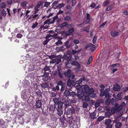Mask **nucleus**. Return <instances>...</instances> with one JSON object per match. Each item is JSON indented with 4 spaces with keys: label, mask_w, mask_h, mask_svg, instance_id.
<instances>
[{
    "label": "nucleus",
    "mask_w": 128,
    "mask_h": 128,
    "mask_svg": "<svg viewBox=\"0 0 128 128\" xmlns=\"http://www.w3.org/2000/svg\"><path fill=\"white\" fill-rule=\"evenodd\" d=\"M84 92L81 99L86 102H88L90 100V96L94 98L96 97V94L94 93V90L93 88H90L87 85H84Z\"/></svg>",
    "instance_id": "nucleus-1"
},
{
    "label": "nucleus",
    "mask_w": 128,
    "mask_h": 128,
    "mask_svg": "<svg viewBox=\"0 0 128 128\" xmlns=\"http://www.w3.org/2000/svg\"><path fill=\"white\" fill-rule=\"evenodd\" d=\"M65 106V112L67 115L72 114L76 110L78 109V108L76 107L75 108L74 107H72L71 106H68L69 107H68L67 109L66 110V108H67L68 105L67 104H64Z\"/></svg>",
    "instance_id": "nucleus-2"
},
{
    "label": "nucleus",
    "mask_w": 128,
    "mask_h": 128,
    "mask_svg": "<svg viewBox=\"0 0 128 128\" xmlns=\"http://www.w3.org/2000/svg\"><path fill=\"white\" fill-rule=\"evenodd\" d=\"M125 105L126 104L124 102H122L120 105H119L118 103H116L114 106V109L116 111H120L121 110L122 107Z\"/></svg>",
    "instance_id": "nucleus-3"
},
{
    "label": "nucleus",
    "mask_w": 128,
    "mask_h": 128,
    "mask_svg": "<svg viewBox=\"0 0 128 128\" xmlns=\"http://www.w3.org/2000/svg\"><path fill=\"white\" fill-rule=\"evenodd\" d=\"M56 108V106L55 105H51L49 106V107L48 108V111L50 115H51L53 114Z\"/></svg>",
    "instance_id": "nucleus-4"
},
{
    "label": "nucleus",
    "mask_w": 128,
    "mask_h": 128,
    "mask_svg": "<svg viewBox=\"0 0 128 128\" xmlns=\"http://www.w3.org/2000/svg\"><path fill=\"white\" fill-rule=\"evenodd\" d=\"M26 90H23L22 91L21 94V98L24 101H26L28 98V97L26 94Z\"/></svg>",
    "instance_id": "nucleus-5"
},
{
    "label": "nucleus",
    "mask_w": 128,
    "mask_h": 128,
    "mask_svg": "<svg viewBox=\"0 0 128 128\" xmlns=\"http://www.w3.org/2000/svg\"><path fill=\"white\" fill-rule=\"evenodd\" d=\"M84 92L83 90L82 89H79L78 90L77 96L78 99H81Z\"/></svg>",
    "instance_id": "nucleus-6"
},
{
    "label": "nucleus",
    "mask_w": 128,
    "mask_h": 128,
    "mask_svg": "<svg viewBox=\"0 0 128 128\" xmlns=\"http://www.w3.org/2000/svg\"><path fill=\"white\" fill-rule=\"evenodd\" d=\"M40 99L36 100V106L38 108H42V104Z\"/></svg>",
    "instance_id": "nucleus-7"
},
{
    "label": "nucleus",
    "mask_w": 128,
    "mask_h": 128,
    "mask_svg": "<svg viewBox=\"0 0 128 128\" xmlns=\"http://www.w3.org/2000/svg\"><path fill=\"white\" fill-rule=\"evenodd\" d=\"M62 117L59 118L60 121L61 123V125L62 126L65 127L66 126L67 124L66 123L64 122V120H65V118L64 115H62Z\"/></svg>",
    "instance_id": "nucleus-8"
},
{
    "label": "nucleus",
    "mask_w": 128,
    "mask_h": 128,
    "mask_svg": "<svg viewBox=\"0 0 128 128\" xmlns=\"http://www.w3.org/2000/svg\"><path fill=\"white\" fill-rule=\"evenodd\" d=\"M66 119V121L68 124L70 128H71L72 126V125L73 124L72 122L73 120V118H71L70 117H68V118Z\"/></svg>",
    "instance_id": "nucleus-9"
},
{
    "label": "nucleus",
    "mask_w": 128,
    "mask_h": 128,
    "mask_svg": "<svg viewBox=\"0 0 128 128\" xmlns=\"http://www.w3.org/2000/svg\"><path fill=\"white\" fill-rule=\"evenodd\" d=\"M63 58L64 59H66L67 62H69L71 60L72 56L71 54H69V55L65 54L64 55Z\"/></svg>",
    "instance_id": "nucleus-10"
},
{
    "label": "nucleus",
    "mask_w": 128,
    "mask_h": 128,
    "mask_svg": "<svg viewBox=\"0 0 128 128\" xmlns=\"http://www.w3.org/2000/svg\"><path fill=\"white\" fill-rule=\"evenodd\" d=\"M49 76V73L46 72H44V74L42 76V79L44 82H46L47 81L48 79V76Z\"/></svg>",
    "instance_id": "nucleus-11"
},
{
    "label": "nucleus",
    "mask_w": 128,
    "mask_h": 128,
    "mask_svg": "<svg viewBox=\"0 0 128 128\" xmlns=\"http://www.w3.org/2000/svg\"><path fill=\"white\" fill-rule=\"evenodd\" d=\"M85 76L83 75L78 80L76 81V83L78 84H80L82 82L85 81Z\"/></svg>",
    "instance_id": "nucleus-12"
},
{
    "label": "nucleus",
    "mask_w": 128,
    "mask_h": 128,
    "mask_svg": "<svg viewBox=\"0 0 128 128\" xmlns=\"http://www.w3.org/2000/svg\"><path fill=\"white\" fill-rule=\"evenodd\" d=\"M36 93L38 96V98H36V100L40 99H42V93L40 90H36L35 91Z\"/></svg>",
    "instance_id": "nucleus-13"
},
{
    "label": "nucleus",
    "mask_w": 128,
    "mask_h": 128,
    "mask_svg": "<svg viewBox=\"0 0 128 128\" xmlns=\"http://www.w3.org/2000/svg\"><path fill=\"white\" fill-rule=\"evenodd\" d=\"M115 123V127L116 128H120L122 126V123L119 122H118L117 120H115L114 123Z\"/></svg>",
    "instance_id": "nucleus-14"
},
{
    "label": "nucleus",
    "mask_w": 128,
    "mask_h": 128,
    "mask_svg": "<svg viewBox=\"0 0 128 128\" xmlns=\"http://www.w3.org/2000/svg\"><path fill=\"white\" fill-rule=\"evenodd\" d=\"M72 73L71 70H70L69 69L67 70L66 72H64V74L66 77L70 78L71 76V74Z\"/></svg>",
    "instance_id": "nucleus-15"
},
{
    "label": "nucleus",
    "mask_w": 128,
    "mask_h": 128,
    "mask_svg": "<svg viewBox=\"0 0 128 128\" xmlns=\"http://www.w3.org/2000/svg\"><path fill=\"white\" fill-rule=\"evenodd\" d=\"M113 89L114 91L118 92L120 90V88L118 84H116L114 86Z\"/></svg>",
    "instance_id": "nucleus-16"
},
{
    "label": "nucleus",
    "mask_w": 128,
    "mask_h": 128,
    "mask_svg": "<svg viewBox=\"0 0 128 128\" xmlns=\"http://www.w3.org/2000/svg\"><path fill=\"white\" fill-rule=\"evenodd\" d=\"M64 46L67 48H69L71 46V42L69 41H67L64 43Z\"/></svg>",
    "instance_id": "nucleus-17"
},
{
    "label": "nucleus",
    "mask_w": 128,
    "mask_h": 128,
    "mask_svg": "<svg viewBox=\"0 0 128 128\" xmlns=\"http://www.w3.org/2000/svg\"><path fill=\"white\" fill-rule=\"evenodd\" d=\"M35 66L33 64H30L28 66V71H32L34 70Z\"/></svg>",
    "instance_id": "nucleus-18"
},
{
    "label": "nucleus",
    "mask_w": 128,
    "mask_h": 128,
    "mask_svg": "<svg viewBox=\"0 0 128 128\" xmlns=\"http://www.w3.org/2000/svg\"><path fill=\"white\" fill-rule=\"evenodd\" d=\"M62 56L60 55L56 56V64H58L61 62V59L62 58Z\"/></svg>",
    "instance_id": "nucleus-19"
},
{
    "label": "nucleus",
    "mask_w": 128,
    "mask_h": 128,
    "mask_svg": "<svg viewBox=\"0 0 128 128\" xmlns=\"http://www.w3.org/2000/svg\"><path fill=\"white\" fill-rule=\"evenodd\" d=\"M40 86L43 88L44 89L48 88L49 86L47 82L42 83L40 84Z\"/></svg>",
    "instance_id": "nucleus-20"
},
{
    "label": "nucleus",
    "mask_w": 128,
    "mask_h": 128,
    "mask_svg": "<svg viewBox=\"0 0 128 128\" xmlns=\"http://www.w3.org/2000/svg\"><path fill=\"white\" fill-rule=\"evenodd\" d=\"M57 114L60 116L63 114V111L62 108H58L57 110Z\"/></svg>",
    "instance_id": "nucleus-21"
},
{
    "label": "nucleus",
    "mask_w": 128,
    "mask_h": 128,
    "mask_svg": "<svg viewBox=\"0 0 128 128\" xmlns=\"http://www.w3.org/2000/svg\"><path fill=\"white\" fill-rule=\"evenodd\" d=\"M74 82V80H71L70 78H69L67 82V85L68 86H71L72 84Z\"/></svg>",
    "instance_id": "nucleus-22"
},
{
    "label": "nucleus",
    "mask_w": 128,
    "mask_h": 128,
    "mask_svg": "<svg viewBox=\"0 0 128 128\" xmlns=\"http://www.w3.org/2000/svg\"><path fill=\"white\" fill-rule=\"evenodd\" d=\"M64 104L61 101H60L58 103L57 105H58V108H62L63 104Z\"/></svg>",
    "instance_id": "nucleus-23"
},
{
    "label": "nucleus",
    "mask_w": 128,
    "mask_h": 128,
    "mask_svg": "<svg viewBox=\"0 0 128 128\" xmlns=\"http://www.w3.org/2000/svg\"><path fill=\"white\" fill-rule=\"evenodd\" d=\"M90 14L87 13L86 14V24L88 23L90 20Z\"/></svg>",
    "instance_id": "nucleus-24"
},
{
    "label": "nucleus",
    "mask_w": 128,
    "mask_h": 128,
    "mask_svg": "<svg viewBox=\"0 0 128 128\" xmlns=\"http://www.w3.org/2000/svg\"><path fill=\"white\" fill-rule=\"evenodd\" d=\"M53 101L54 102L55 106L57 105V104L60 101H59V100L58 98H54L53 99Z\"/></svg>",
    "instance_id": "nucleus-25"
},
{
    "label": "nucleus",
    "mask_w": 128,
    "mask_h": 128,
    "mask_svg": "<svg viewBox=\"0 0 128 128\" xmlns=\"http://www.w3.org/2000/svg\"><path fill=\"white\" fill-rule=\"evenodd\" d=\"M0 12L3 16L5 17L6 16L7 14L6 12L4 9L1 10Z\"/></svg>",
    "instance_id": "nucleus-26"
},
{
    "label": "nucleus",
    "mask_w": 128,
    "mask_h": 128,
    "mask_svg": "<svg viewBox=\"0 0 128 128\" xmlns=\"http://www.w3.org/2000/svg\"><path fill=\"white\" fill-rule=\"evenodd\" d=\"M90 116L91 118L94 119L96 118V114L94 112H93L90 114Z\"/></svg>",
    "instance_id": "nucleus-27"
},
{
    "label": "nucleus",
    "mask_w": 128,
    "mask_h": 128,
    "mask_svg": "<svg viewBox=\"0 0 128 128\" xmlns=\"http://www.w3.org/2000/svg\"><path fill=\"white\" fill-rule=\"evenodd\" d=\"M112 120L110 119H106L104 122V124L106 125H110V124Z\"/></svg>",
    "instance_id": "nucleus-28"
},
{
    "label": "nucleus",
    "mask_w": 128,
    "mask_h": 128,
    "mask_svg": "<svg viewBox=\"0 0 128 128\" xmlns=\"http://www.w3.org/2000/svg\"><path fill=\"white\" fill-rule=\"evenodd\" d=\"M65 49V48L63 46L59 48H57V50H58V51L59 52L63 51Z\"/></svg>",
    "instance_id": "nucleus-29"
},
{
    "label": "nucleus",
    "mask_w": 128,
    "mask_h": 128,
    "mask_svg": "<svg viewBox=\"0 0 128 128\" xmlns=\"http://www.w3.org/2000/svg\"><path fill=\"white\" fill-rule=\"evenodd\" d=\"M118 33L117 32L112 31L111 32V34L113 37H115L117 36Z\"/></svg>",
    "instance_id": "nucleus-30"
},
{
    "label": "nucleus",
    "mask_w": 128,
    "mask_h": 128,
    "mask_svg": "<svg viewBox=\"0 0 128 128\" xmlns=\"http://www.w3.org/2000/svg\"><path fill=\"white\" fill-rule=\"evenodd\" d=\"M76 95V94L75 92H70V93L69 94V96H71L72 97H74V96Z\"/></svg>",
    "instance_id": "nucleus-31"
},
{
    "label": "nucleus",
    "mask_w": 128,
    "mask_h": 128,
    "mask_svg": "<svg viewBox=\"0 0 128 128\" xmlns=\"http://www.w3.org/2000/svg\"><path fill=\"white\" fill-rule=\"evenodd\" d=\"M70 93V91L67 90H65L64 93V96L66 97L69 96V94Z\"/></svg>",
    "instance_id": "nucleus-32"
},
{
    "label": "nucleus",
    "mask_w": 128,
    "mask_h": 128,
    "mask_svg": "<svg viewBox=\"0 0 128 128\" xmlns=\"http://www.w3.org/2000/svg\"><path fill=\"white\" fill-rule=\"evenodd\" d=\"M51 19H50L48 20H46L44 22V25H45L46 24H52V22L51 21Z\"/></svg>",
    "instance_id": "nucleus-33"
},
{
    "label": "nucleus",
    "mask_w": 128,
    "mask_h": 128,
    "mask_svg": "<svg viewBox=\"0 0 128 128\" xmlns=\"http://www.w3.org/2000/svg\"><path fill=\"white\" fill-rule=\"evenodd\" d=\"M6 5L4 2H2L0 4V8H6Z\"/></svg>",
    "instance_id": "nucleus-34"
},
{
    "label": "nucleus",
    "mask_w": 128,
    "mask_h": 128,
    "mask_svg": "<svg viewBox=\"0 0 128 128\" xmlns=\"http://www.w3.org/2000/svg\"><path fill=\"white\" fill-rule=\"evenodd\" d=\"M90 44L91 45L90 46H91V48H90L91 51L92 52L94 51L95 50L96 46H95L91 43H90Z\"/></svg>",
    "instance_id": "nucleus-35"
},
{
    "label": "nucleus",
    "mask_w": 128,
    "mask_h": 128,
    "mask_svg": "<svg viewBox=\"0 0 128 128\" xmlns=\"http://www.w3.org/2000/svg\"><path fill=\"white\" fill-rule=\"evenodd\" d=\"M64 20L68 22H69L71 21L72 19L70 16H67L64 18Z\"/></svg>",
    "instance_id": "nucleus-36"
},
{
    "label": "nucleus",
    "mask_w": 128,
    "mask_h": 128,
    "mask_svg": "<svg viewBox=\"0 0 128 128\" xmlns=\"http://www.w3.org/2000/svg\"><path fill=\"white\" fill-rule=\"evenodd\" d=\"M104 88H102L100 90V95L101 96H104Z\"/></svg>",
    "instance_id": "nucleus-37"
},
{
    "label": "nucleus",
    "mask_w": 128,
    "mask_h": 128,
    "mask_svg": "<svg viewBox=\"0 0 128 128\" xmlns=\"http://www.w3.org/2000/svg\"><path fill=\"white\" fill-rule=\"evenodd\" d=\"M112 114L110 112H106L105 113V116L106 117H109Z\"/></svg>",
    "instance_id": "nucleus-38"
},
{
    "label": "nucleus",
    "mask_w": 128,
    "mask_h": 128,
    "mask_svg": "<svg viewBox=\"0 0 128 128\" xmlns=\"http://www.w3.org/2000/svg\"><path fill=\"white\" fill-rule=\"evenodd\" d=\"M104 118V117L103 116H100L98 117L97 118V121L98 122H100L103 120Z\"/></svg>",
    "instance_id": "nucleus-39"
},
{
    "label": "nucleus",
    "mask_w": 128,
    "mask_h": 128,
    "mask_svg": "<svg viewBox=\"0 0 128 128\" xmlns=\"http://www.w3.org/2000/svg\"><path fill=\"white\" fill-rule=\"evenodd\" d=\"M58 19V15L57 14L56 16L53 18L52 20L51 21L52 24H53L54 23L55 20Z\"/></svg>",
    "instance_id": "nucleus-40"
},
{
    "label": "nucleus",
    "mask_w": 128,
    "mask_h": 128,
    "mask_svg": "<svg viewBox=\"0 0 128 128\" xmlns=\"http://www.w3.org/2000/svg\"><path fill=\"white\" fill-rule=\"evenodd\" d=\"M88 106V104L86 102H84L83 103L82 107L84 108H86Z\"/></svg>",
    "instance_id": "nucleus-41"
},
{
    "label": "nucleus",
    "mask_w": 128,
    "mask_h": 128,
    "mask_svg": "<svg viewBox=\"0 0 128 128\" xmlns=\"http://www.w3.org/2000/svg\"><path fill=\"white\" fill-rule=\"evenodd\" d=\"M65 6V4H64L63 3L60 4H58V5L57 7H58L59 9L61 8L62 7H63Z\"/></svg>",
    "instance_id": "nucleus-42"
},
{
    "label": "nucleus",
    "mask_w": 128,
    "mask_h": 128,
    "mask_svg": "<svg viewBox=\"0 0 128 128\" xmlns=\"http://www.w3.org/2000/svg\"><path fill=\"white\" fill-rule=\"evenodd\" d=\"M42 1H40L38 2L36 7V8H38L42 5Z\"/></svg>",
    "instance_id": "nucleus-43"
},
{
    "label": "nucleus",
    "mask_w": 128,
    "mask_h": 128,
    "mask_svg": "<svg viewBox=\"0 0 128 128\" xmlns=\"http://www.w3.org/2000/svg\"><path fill=\"white\" fill-rule=\"evenodd\" d=\"M92 56H90L88 58V62H87L88 64H90V63L92 62Z\"/></svg>",
    "instance_id": "nucleus-44"
},
{
    "label": "nucleus",
    "mask_w": 128,
    "mask_h": 128,
    "mask_svg": "<svg viewBox=\"0 0 128 128\" xmlns=\"http://www.w3.org/2000/svg\"><path fill=\"white\" fill-rule=\"evenodd\" d=\"M50 69V67L49 66H46L44 68V70L45 71L44 72Z\"/></svg>",
    "instance_id": "nucleus-45"
},
{
    "label": "nucleus",
    "mask_w": 128,
    "mask_h": 128,
    "mask_svg": "<svg viewBox=\"0 0 128 128\" xmlns=\"http://www.w3.org/2000/svg\"><path fill=\"white\" fill-rule=\"evenodd\" d=\"M18 120H19L18 121L20 123H23L24 122V120L22 117H20L19 118Z\"/></svg>",
    "instance_id": "nucleus-46"
},
{
    "label": "nucleus",
    "mask_w": 128,
    "mask_h": 128,
    "mask_svg": "<svg viewBox=\"0 0 128 128\" xmlns=\"http://www.w3.org/2000/svg\"><path fill=\"white\" fill-rule=\"evenodd\" d=\"M50 2H44V7H48V6L50 5Z\"/></svg>",
    "instance_id": "nucleus-47"
},
{
    "label": "nucleus",
    "mask_w": 128,
    "mask_h": 128,
    "mask_svg": "<svg viewBox=\"0 0 128 128\" xmlns=\"http://www.w3.org/2000/svg\"><path fill=\"white\" fill-rule=\"evenodd\" d=\"M109 88H106L104 91V94L105 93H109L108 92L110 90V86H109Z\"/></svg>",
    "instance_id": "nucleus-48"
},
{
    "label": "nucleus",
    "mask_w": 128,
    "mask_h": 128,
    "mask_svg": "<svg viewBox=\"0 0 128 128\" xmlns=\"http://www.w3.org/2000/svg\"><path fill=\"white\" fill-rule=\"evenodd\" d=\"M121 94L120 93H118L117 95V97L118 98V100H121L122 98V97L121 96Z\"/></svg>",
    "instance_id": "nucleus-49"
},
{
    "label": "nucleus",
    "mask_w": 128,
    "mask_h": 128,
    "mask_svg": "<svg viewBox=\"0 0 128 128\" xmlns=\"http://www.w3.org/2000/svg\"><path fill=\"white\" fill-rule=\"evenodd\" d=\"M38 24L36 22L35 23H34L32 26V28H36L38 25Z\"/></svg>",
    "instance_id": "nucleus-50"
},
{
    "label": "nucleus",
    "mask_w": 128,
    "mask_h": 128,
    "mask_svg": "<svg viewBox=\"0 0 128 128\" xmlns=\"http://www.w3.org/2000/svg\"><path fill=\"white\" fill-rule=\"evenodd\" d=\"M68 23L66 22H64L60 24V26L61 27H62L67 26Z\"/></svg>",
    "instance_id": "nucleus-51"
},
{
    "label": "nucleus",
    "mask_w": 128,
    "mask_h": 128,
    "mask_svg": "<svg viewBox=\"0 0 128 128\" xmlns=\"http://www.w3.org/2000/svg\"><path fill=\"white\" fill-rule=\"evenodd\" d=\"M120 65V64L119 63H116V64H114L111 65V66L112 67H119Z\"/></svg>",
    "instance_id": "nucleus-52"
},
{
    "label": "nucleus",
    "mask_w": 128,
    "mask_h": 128,
    "mask_svg": "<svg viewBox=\"0 0 128 128\" xmlns=\"http://www.w3.org/2000/svg\"><path fill=\"white\" fill-rule=\"evenodd\" d=\"M111 102V100L109 98L107 99L106 101V104L107 105H109Z\"/></svg>",
    "instance_id": "nucleus-53"
},
{
    "label": "nucleus",
    "mask_w": 128,
    "mask_h": 128,
    "mask_svg": "<svg viewBox=\"0 0 128 128\" xmlns=\"http://www.w3.org/2000/svg\"><path fill=\"white\" fill-rule=\"evenodd\" d=\"M112 6L110 5L108 6V7L106 9V11H109L111 10L112 9Z\"/></svg>",
    "instance_id": "nucleus-54"
},
{
    "label": "nucleus",
    "mask_w": 128,
    "mask_h": 128,
    "mask_svg": "<svg viewBox=\"0 0 128 128\" xmlns=\"http://www.w3.org/2000/svg\"><path fill=\"white\" fill-rule=\"evenodd\" d=\"M62 42L61 40H58L55 43V44L56 45H58L59 44H62Z\"/></svg>",
    "instance_id": "nucleus-55"
},
{
    "label": "nucleus",
    "mask_w": 128,
    "mask_h": 128,
    "mask_svg": "<svg viewBox=\"0 0 128 128\" xmlns=\"http://www.w3.org/2000/svg\"><path fill=\"white\" fill-rule=\"evenodd\" d=\"M74 31V28H72L69 29L68 30V32L69 33H72Z\"/></svg>",
    "instance_id": "nucleus-56"
},
{
    "label": "nucleus",
    "mask_w": 128,
    "mask_h": 128,
    "mask_svg": "<svg viewBox=\"0 0 128 128\" xmlns=\"http://www.w3.org/2000/svg\"><path fill=\"white\" fill-rule=\"evenodd\" d=\"M64 84V83L62 81H59L57 85L59 86H61L62 84Z\"/></svg>",
    "instance_id": "nucleus-57"
},
{
    "label": "nucleus",
    "mask_w": 128,
    "mask_h": 128,
    "mask_svg": "<svg viewBox=\"0 0 128 128\" xmlns=\"http://www.w3.org/2000/svg\"><path fill=\"white\" fill-rule=\"evenodd\" d=\"M71 75V76L70 77V78L72 79H73V80H74V81H75L76 79V78H74L75 77V75H74L72 73Z\"/></svg>",
    "instance_id": "nucleus-58"
},
{
    "label": "nucleus",
    "mask_w": 128,
    "mask_h": 128,
    "mask_svg": "<svg viewBox=\"0 0 128 128\" xmlns=\"http://www.w3.org/2000/svg\"><path fill=\"white\" fill-rule=\"evenodd\" d=\"M58 74L59 77L61 78H63L64 77L60 72H58Z\"/></svg>",
    "instance_id": "nucleus-59"
},
{
    "label": "nucleus",
    "mask_w": 128,
    "mask_h": 128,
    "mask_svg": "<svg viewBox=\"0 0 128 128\" xmlns=\"http://www.w3.org/2000/svg\"><path fill=\"white\" fill-rule=\"evenodd\" d=\"M116 102V101L114 98H112L111 100V103L112 105H114Z\"/></svg>",
    "instance_id": "nucleus-60"
},
{
    "label": "nucleus",
    "mask_w": 128,
    "mask_h": 128,
    "mask_svg": "<svg viewBox=\"0 0 128 128\" xmlns=\"http://www.w3.org/2000/svg\"><path fill=\"white\" fill-rule=\"evenodd\" d=\"M104 96H105V97L106 98H108L110 97L109 93H105L104 94Z\"/></svg>",
    "instance_id": "nucleus-61"
},
{
    "label": "nucleus",
    "mask_w": 128,
    "mask_h": 128,
    "mask_svg": "<svg viewBox=\"0 0 128 128\" xmlns=\"http://www.w3.org/2000/svg\"><path fill=\"white\" fill-rule=\"evenodd\" d=\"M22 36V35L20 33L16 35V37L18 38H21Z\"/></svg>",
    "instance_id": "nucleus-62"
},
{
    "label": "nucleus",
    "mask_w": 128,
    "mask_h": 128,
    "mask_svg": "<svg viewBox=\"0 0 128 128\" xmlns=\"http://www.w3.org/2000/svg\"><path fill=\"white\" fill-rule=\"evenodd\" d=\"M73 42L75 44H77L79 43V41L78 40H74L73 41Z\"/></svg>",
    "instance_id": "nucleus-63"
},
{
    "label": "nucleus",
    "mask_w": 128,
    "mask_h": 128,
    "mask_svg": "<svg viewBox=\"0 0 128 128\" xmlns=\"http://www.w3.org/2000/svg\"><path fill=\"white\" fill-rule=\"evenodd\" d=\"M71 127H72V128H78V126L76 124H73Z\"/></svg>",
    "instance_id": "nucleus-64"
}]
</instances>
